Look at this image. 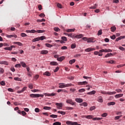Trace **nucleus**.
<instances>
[{"mask_svg":"<svg viewBox=\"0 0 125 125\" xmlns=\"http://www.w3.org/2000/svg\"><path fill=\"white\" fill-rule=\"evenodd\" d=\"M119 49H120V50H122V51H125V48H124L123 46H120Z\"/></svg>","mask_w":125,"mask_h":125,"instance_id":"55","label":"nucleus"},{"mask_svg":"<svg viewBox=\"0 0 125 125\" xmlns=\"http://www.w3.org/2000/svg\"><path fill=\"white\" fill-rule=\"evenodd\" d=\"M71 47L72 49H74V48H76V47H77V45L75 43H73L71 45Z\"/></svg>","mask_w":125,"mask_h":125,"instance_id":"36","label":"nucleus"},{"mask_svg":"<svg viewBox=\"0 0 125 125\" xmlns=\"http://www.w3.org/2000/svg\"><path fill=\"white\" fill-rule=\"evenodd\" d=\"M21 37H22V38H24L25 37H27V35L26 34L24 33H21Z\"/></svg>","mask_w":125,"mask_h":125,"instance_id":"49","label":"nucleus"},{"mask_svg":"<svg viewBox=\"0 0 125 125\" xmlns=\"http://www.w3.org/2000/svg\"><path fill=\"white\" fill-rule=\"evenodd\" d=\"M102 35V30H100L98 32V36H101Z\"/></svg>","mask_w":125,"mask_h":125,"instance_id":"44","label":"nucleus"},{"mask_svg":"<svg viewBox=\"0 0 125 125\" xmlns=\"http://www.w3.org/2000/svg\"><path fill=\"white\" fill-rule=\"evenodd\" d=\"M4 49H5V50H10V51H11V50H12V47H5L4 48Z\"/></svg>","mask_w":125,"mask_h":125,"instance_id":"34","label":"nucleus"},{"mask_svg":"<svg viewBox=\"0 0 125 125\" xmlns=\"http://www.w3.org/2000/svg\"><path fill=\"white\" fill-rule=\"evenodd\" d=\"M53 125H61V123L59 122H55L53 124Z\"/></svg>","mask_w":125,"mask_h":125,"instance_id":"52","label":"nucleus"},{"mask_svg":"<svg viewBox=\"0 0 125 125\" xmlns=\"http://www.w3.org/2000/svg\"><path fill=\"white\" fill-rule=\"evenodd\" d=\"M45 31L44 30H39L36 31V33H44Z\"/></svg>","mask_w":125,"mask_h":125,"instance_id":"41","label":"nucleus"},{"mask_svg":"<svg viewBox=\"0 0 125 125\" xmlns=\"http://www.w3.org/2000/svg\"><path fill=\"white\" fill-rule=\"evenodd\" d=\"M67 48H68V47H67V46H63L61 47V49H62V50L67 49Z\"/></svg>","mask_w":125,"mask_h":125,"instance_id":"64","label":"nucleus"},{"mask_svg":"<svg viewBox=\"0 0 125 125\" xmlns=\"http://www.w3.org/2000/svg\"><path fill=\"white\" fill-rule=\"evenodd\" d=\"M98 101L100 103H102L103 102V99H102V97H99L98 99Z\"/></svg>","mask_w":125,"mask_h":125,"instance_id":"23","label":"nucleus"},{"mask_svg":"<svg viewBox=\"0 0 125 125\" xmlns=\"http://www.w3.org/2000/svg\"><path fill=\"white\" fill-rule=\"evenodd\" d=\"M123 39H125V36H120L116 39V42H119L121 41V40H123Z\"/></svg>","mask_w":125,"mask_h":125,"instance_id":"12","label":"nucleus"},{"mask_svg":"<svg viewBox=\"0 0 125 125\" xmlns=\"http://www.w3.org/2000/svg\"><path fill=\"white\" fill-rule=\"evenodd\" d=\"M50 65H52V66H58V63L56 62H51Z\"/></svg>","mask_w":125,"mask_h":125,"instance_id":"14","label":"nucleus"},{"mask_svg":"<svg viewBox=\"0 0 125 125\" xmlns=\"http://www.w3.org/2000/svg\"><path fill=\"white\" fill-rule=\"evenodd\" d=\"M66 103L67 104H70V105H75V104H76L75 102L73 101V100L70 99H67L66 101Z\"/></svg>","mask_w":125,"mask_h":125,"instance_id":"4","label":"nucleus"},{"mask_svg":"<svg viewBox=\"0 0 125 125\" xmlns=\"http://www.w3.org/2000/svg\"><path fill=\"white\" fill-rule=\"evenodd\" d=\"M43 76H47V77H50L51 76V73L49 71H46L43 73Z\"/></svg>","mask_w":125,"mask_h":125,"instance_id":"8","label":"nucleus"},{"mask_svg":"<svg viewBox=\"0 0 125 125\" xmlns=\"http://www.w3.org/2000/svg\"><path fill=\"white\" fill-rule=\"evenodd\" d=\"M75 101L76 102H78V103H82V102H83V99H82L81 98H76L75 99Z\"/></svg>","mask_w":125,"mask_h":125,"instance_id":"15","label":"nucleus"},{"mask_svg":"<svg viewBox=\"0 0 125 125\" xmlns=\"http://www.w3.org/2000/svg\"><path fill=\"white\" fill-rule=\"evenodd\" d=\"M97 8V4H95L94 6H92L91 7H90V9H96Z\"/></svg>","mask_w":125,"mask_h":125,"instance_id":"25","label":"nucleus"},{"mask_svg":"<svg viewBox=\"0 0 125 125\" xmlns=\"http://www.w3.org/2000/svg\"><path fill=\"white\" fill-rule=\"evenodd\" d=\"M106 63H108L109 64H114V63H115V61H114L113 60H110V61H106Z\"/></svg>","mask_w":125,"mask_h":125,"instance_id":"33","label":"nucleus"},{"mask_svg":"<svg viewBox=\"0 0 125 125\" xmlns=\"http://www.w3.org/2000/svg\"><path fill=\"white\" fill-rule=\"evenodd\" d=\"M40 41H43V40H45V37L44 36H41L39 37Z\"/></svg>","mask_w":125,"mask_h":125,"instance_id":"42","label":"nucleus"},{"mask_svg":"<svg viewBox=\"0 0 125 125\" xmlns=\"http://www.w3.org/2000/svg\"><path fill=\"white\" fill-rule=\"evenodd\" d=\"M85 118H86V119H92L93 116L92 115H86L85 116Z\"/></svg>","mask_w":125,"mask_h":125,"instance_id":"35","label":"nucleus"},{"mask_svg":"<svg viewBox=\"0 0 125 125\" xmlns=\"http://www.w3.org/2000/svg\"><path fill=\"white\" fill-rule=\"evenodd\" d=\"M58 113H59V114H61V115H65V114H66V113L64 111H59Z\"/></svg>","mask_w":125,"mask_h":125,"instance_id":"48","label":"nucleus"},{"mask_svg":"<svg viewBox=\"0 0 125 125\" xmlns=\"http://www.w3.org/2000/svg\"><path fill=\"white\" fill-rule=\"evenodd\" d=\"M50 117L51 118H57L58 116L57 115H54V114H52V115H51L50 116Z\"/></svg>","mask_w":125,"mask_h":125,"instance_id":"51","label":"nucleus"},{"mask_svg":"<svg viewBox=\"0 0 125 125\" xmlns=\"http://www.w3.org/2000/svg\"><path fill=\"white\" fill-rule=\"evenodd\" d=\"M56 105L58 109H62L63 104L62 103H56Z\"/></svg>","mask_w":125,"mask_h":125,"instance_id":"5","label":"nucleus"},{"mask_svg":"<svg viewBox=\"0 0 125 125\" xmlns=\"http://www.w3.org/2000/svg\"><path fill=\"white\" fill-rule=\"evenodd\" d=\"M93 110H95V106H93L90 107V111H93Z\"/></svg>","mask_w":125,"mask_h":125,"instance_id":"57","label":"nucleus"},{"mask_svg":"<svg viewBox=\"0 0 125 125\" xmlns=\"http://www.w3.org/2000/svg\"><path fill=\"white\" fill-rule=\"evenodd\" d=\"M64 59H65V57H64V56H62V57H60V58H58L57 59V60H58V61H59L60 62H62V60H64Z\"/></svg>","mask_w":125,"mask_h":125,"instance_id":"11","label":"nucleus"},{"mask_svg":"<svg viewBox=\"0 0 125 125\" xmlns=\"http://www.w3.org/2000/svg\"><path fill=\"white\" fill-rule=\"evenodd\" d=\"M16 68H21V64L20 63H18L15 65Z\"/></svg>","mask_w":125,"mask_h":125,"instance_id":"45","label":"nucleus"},{"mask_svg":"<svg viewBox=\"0 0 125 125\" xmlns=\"http://www.w3.org/2000/svg\"><path fill=\"white\" fill-rule=\"evenodd\" d=\"M79 92H84V91H85V89L84 88H82V89H80L78 90Z\"/></svg>","mask_w":125,"mask_h":125,"instance_id":"37","label":"nucleus"},{"mask_svg":"<svg viewBox=\"0 0 125 125\" xmlns=\"http://www.w3.org/2000/svg\"><path fill=\"white\" fill-rule=\"evenodd\" d=\"M73 84L72 83L65 84L64 83H60L59 87L60 88H64V87H69V86H72Z\"/></svg>","mask_w":125,"mask_h":125,"instance_id":"1","label":"nucleus"},{"mask_svg":"<svg viewBox=\"0 0 125 125\" xmlns=\"http://www.w3.org/2000/svg\"><path fill=\"white\" fill-rule=\"evenodd\" d=\"M48 53V51L43 50L41 51V54H47Z\"/></svg>","mask_w":125,"mask_h":125,"instance_id":"18","label":"nucleus"},{"mask_svg":"<svg viewBox=\"0 0 125 125\" xmlns=\"http://www.w3.org/2000/svg\"><path fill=\"white\" fill-rule=\"evenodd\" d=\"M14 80L15 81H18V82H21V79L18 78V77H15L14 78Z\"/></svg>","mask_w":125,"mask_h":125,"instance_id":"38","label":"nucleus"},{"mask_svg":"<svg viewBox=\"0 0 125 125\" xmlns=\"http://www.w3.org/2000/svg\"><path fill=\"white\" fill-rule=\"evenodd\" d=\"M94 50H95V48H88L85 49L84 51L86 52H90V51H93Z\"/></svg>","mask_w":125,"mask_h":125,"instance_id":"6","label":"nucleus"},{"mask_svg":"<svg viewBox=\"0 0 125 125\" xmlns=\"http://www.w3.org/2000/svg\"><path fill=\"white\" fill-rule=\"evenodd\" d=\"M0 64L1 65H8V62L4 61H0Z\"/></svg>","mask_w":125,"mask_h":125,"instance_id":"7","label":"nucleus"},{"mask_svg":"<svg viewBox=\"0 0 125 125\" xmlns=\"http://www.w3.org/2000/svg\"><path fill=\"white\" fill-rule=\"evenodd\" d=\"M26 89H27V87H24L20 91H18L17 92L18 93H22V92H24V91H25V90H26Z\"/></svg>","mask_w":125,"mask_h":125,"instance_id":"13","label":"nucleus"},{"mask_svg":"<svg viewBox=\"0 0 125 125\" xmlns=\"http://www.w3.org/2000/svg\"><path fill=\"white\" fill-rule=\"evenodd\" d=\"M101 93H102V94H108V95H113V94H116V93L115 91L106 92L105 91H101Z\"/></svg>","mask_w":125,"mask_h":125,"instance_id":"3","label":"nucleus"},{"mask_svg":"<svg viewBox=\"0 0 125 125\" xmlns=\"http://www.w3.org/2000/svg\"><path fill=\"white\" fill-rule=\"evenodd\" d=\"M111 32H115L116 31V27L115 26H112L111 27Z\"/></svg>","mask_w":125,"mask_h":125,"instance_id":"40","label":"nucleus"},{"mask_svg":"<svg viewBox=\"0 0 125 125\" xmlns=\"http://www.w3.org/2000/svg\"><path fill=\"white\" fill-rule=\"evenodd\" d=\"M75 62H76L75 59L71 60L69 61V64H70V65H72V64H73V63H75Z\"/></svg>","mask_w":125,"mask_h":125,"instance_id":"32","label":"nucleus"},{"mask_svg":"<svg viewBox=\"0 0 125 125\" xmlns=\"http://www.w3.org/2000/svg\"><path fill=\"white\" fill-rule=\"evenodd\" d=\"M93 38H88V40H87V42L88 43H89V42H93Z\"/></svg>","mask_w":125,"mask_h":125,"instance_id":"22","label":"nucleus"},{"mask_svg":"<svg viewBox=\"0 0 125 125\" xmlns=\"http://www.w3.org/2000/svg\"><path fill=\"white\" fill-rule=\"evenodd\" d=\"M75 30H76V29H75V28L67 29L66 32H67V33H71V32H75Z\"/></svg>","mask_w":125,"mask_h":125,"instance_id":"21","label":"nucleus"},{"mask_svg":"<svg viewBox=\"0 0 125 125\" xmlns=\"http://www.w3.org/2000/svg\"><path fill=\"white\" fill-rule=\"evenodd\" d=\"M45 45L46 46H47V47H52V46H53V45L50 44H49V43H46L45 44Z\"/></svg>","mask_w":125,"mask_h":125,"instance_id":"46","label":"nucleus"},{"mask_svg":"<svg viewBox=\"0 0 125 125\" xmlns=\"http://www.w3.org/2000/svg\"><path fill=\"white\" fill-rule=\"evenodd\" d=\"M96 93V92L95 91L93 90L91 92H88L87 94H88V95H92V94H95Z\"/></svg>","mask_w":125,"mask_h":125,"instance_id":"20","label":"nucleus"},{"mask_svg":"<svg viewBox=\"0 0 125 125\" xmlns=\"http://www.w3.org/2000/svg\"><path fill=\"white\" fill-rule=\"evenodd\" d=\"M44 110H50V109H51V108L50 107H48V106H44L43 107Z\"/></svg>","mask_w":125,"mask_h":125,"instance_id":"50","label":"nucleus"},{"mask_svg":"<svg viewBox=\"0 0 125 125\" xmlns=\"http://www.w3.org/2000/svg\"><path fill=\"white\" fill-rule=\"evenodd\" d=\"M26 114H27V113L24 111H21V115H22V116H23V117H25V116H26Z\"/></svg>","mask_w":125,"mask_h":125,"instance_id":"39","label":"nucleus"},{"mask_svg":"<svg viewBox=\"0 0 125 125\" xmlns=\"http://www.w3.org/2000/svg\"><path fill=\"white\" fill-rule=\"evenodd\" d=\"M99 52H100L101 53L102 52H107V49H103L102 50H100Z\"/></svg>","mask_w":125,"mask_h":125,"instance_id":"29","label":"nucleus"},{"mask_svg":"<svg viewBox=\"0 0 125 125\" xmlns=\"http://www.w3.org/2000/svg\"><path fill=\"white\" fill-rule=\"evenodd\" d=\"M110 39H111V40H115V39H116V35H113L112 36H110Z\"/></svg>","mask_w":125,"mask_h":125,"instance_id":"58","label":"nucleus"},{"mask_svg":"<svg viewBox=\"0 0 125 125\" xmlns=\"http://www.w3.org/2000/svg\"><path fill=\"white\" fill-rule=\"evenodd\" d=\"M45 96H55L56 95V93H45Z\"/></svg>","mask_w":125,"mask_h":125,"instance_id":"10","label":"nucleus"},{"mask_svg":"<svg viewBox=\"0 0 125 125\" xmlns=\"http://www.w3.org/2000/svg\"><path fill=\"white\" fill-rule=\"evenodd\" d=\"M62 41H64V42H67V38H66L65 37H62Z\"/></svg>","mask_w":125,"mask_h":125,"instance_id":"54","label":"nucleus"},{"mask_svg":"<svg viewBox=\"0 0 125 125\" xmlns=\"http://www.w3.org/2000/svg\"><path fill=\"white\" fill-rule=\"evenodd\" d=\"M38 8L39 10H42V5L40 4L38 5Z\"/></svg>","mask_w":125,"mask_h":125,"instance_id":"62","label":"nucleus"},{"mask_svg":"<svg viewBox=\"0 0 125 125\" xmlns=\"http://www.w3.org/2000/svg\"><path fill=\"white\" fill-rule=\"evenodd\" d=\"M15 44H17L18 45H19L20 46H22L23 45V44L20 42H14Z\"/></svg>","mask_w":125,"mask_h":125,"instance_id":"30","label":"nucleus"},{"mask_svg":"<svg viewBox=\"0 0 125 125\" xmlns=\"http://www.w3.org/2000/svg\"><path fill=\"white\" fill-rule=\"evenodd\" d=\"M78 85H83L84 84H87V82H86V81H84L83 82H78Z\"/></svg>","mask_w":125,"mask_h":125,"instance_id":"9","label":"nucleus"},{"mask_svg":"<svg viewBox=\"0 0 125 125\" xmlns=\"http://www.w3.org/2000/svg\"><path fill=\"white\" fill-rule=\"evenodd\" d=\"M7 38H17V35H7Z\"/></svg>","mask_w":125,"mask_h":125,"instance_id":"16","label":"nucleus"},{"mask_svg":"<svg viewBox=\"0 0 125 125\" xmlns=\"http://www.w3.org/2000/svg\"><path fill=\"white\" fill-rule=\"evenodd\" d=\"M110 56H113V54L112 53H108L105 56V58H107L108 57H110Z\"/></svg>","mask_w":125,"mask_h":125,"instance_id":"28","label":"nucleus"},{"mask_svg":"<svg viewBox=\"0 0 125 125\" xmlns=\"http://www.w3.org/2000/svg\"><path fill=\"white\" fill-rule=\"evenodd\" d=\"M115 104H116V103L114 102H111L110 103H107V105L108 106H111V105H115Z\"/></svg>","mask_w":125,"mask_h":125,"instance_id":"27","label":"nucleus"},{"mask_svg":"<svg viewBox=\"0 0 125 125\" xmlns=\"http://www.w3.org/2000/svg\"><path fill=\"white\" fill-rule=\"evenodd\" d=\"M83 37V34L77 35L75 36L76 39H82Z\"/></svg>","mask_w":125,"mask_h":125,"instance_id":"19","label":"nucleus"},{"mask_svg":"<svg viewBox=\"0 0 125 125\" xmlns=\"http://www.w3.org/2000/svg\"><path fill=\"white\" fill-rule=\"evenodd\" d=\"M21 65L22 67H23V68H26V67H27V64H26V63L23 62H21Z\"/></svg>","mask_w":125,"mask_h":125,"instance_id":"24","label":"nucleus"},{"mask_svg":"<svg viewBox=\"0 0 125 125\" xmlns=\"http://www.w3.org/2000/svg\"><path fill=\"white\" fill-rule=\"evenodd\" d=\"M35 111L36 112V113H39V112H40V109L39 108H36L35 109Z\"/></svg>","mask_w":125,"mask_h":125,"instance_id":"61","label":"nucleus"},{"mask_svg":"<svg viewBox=\"0 0 125 125\" xmlns=\"http://www.w3.org/2000/svg\"><path fill=\"white\" fill-rule=\"evenodd\" d=\"M69 90H70V91H71V92H75V91H76V89L70 88Z\"/></svg>","mask_w":125,"mask_h":125,"instance_id":"60","label":"nucleus"},{"mask_svg":"<svg viewBox=\"0 0 125 125\" xmlns=\"http://www.w3.org/2000/svg\"><path fill=\"white\" fill-rule=\"evenodd\" d=\"M30 97L32 98H38L39 97H43V95H40L39 94H31L30 95Z\"/></svg>","mask_w":125,"mask_h":125,"instance_id":"2","label":"nucleus"},{"mask_svg":"<svg viewBox=\"0 0 125 125\" xmlns=\"http://www.w3.org/2000/svg\"><path fill=\"white\" fill-rule=\"evenodd\" d=\"M124 96L123 94H119L115 96V98H120V97H123Z\"/></svg>","mask_w":125,"mask_h":125,"instance_id":"17","label":"nucleus"},{"mask_svg":"<svg viewBox=\"0 0 125 125\" xmlns=\"http://www.w3.org/2000/svg\"><path fill=\"white\" fill-rule=\"evenodd\" d=\"M54 30L55 32H59V31H60V29L58 27H54Z\"/></svg>","mask_w":125,"mask_h":125,"instance_id":"43","label":"nucleus"},{"mask_svg":"<svg viewBox=\"0 0 125 125\" xmlns=\"http://www.w3.org/2000/svg\"><path fill=\"white\" fill-rule=\"evenodd\" d=\"M57 5L59 7V8H62V5H61V4L58 3L57 4Z\"/></svg>","mask_w":125,"mask_h":125,"instance_id":"56","label":"nucleus"},{"mask_svg":"<svg viewBox=\"0 0 125 125\" xmlns=\"http://www.w3.org/2000/svg\"><path fill=\"white\" fill-rule=\"evenodd\" d=\"M121 117H123V115L115 117V120H119V119H120V118H121Z\"/></svg>","mask_w":125,"mask_h":125,"instance_id":"59","label":"nucleus"},{"mask_svg":"<svg viewBox=\"0 0 125 125\" xmlns=\"http://www.w3.org/2000/svg\"><path fill=\"white\" fill-rule=\"evenodd\" d=\"M80 106H84V107H87V103L84 102L82 104H80Z\"/></svg>","mask_w":125,"mask_h":125,"instance_id":"31","label":"nucleus"},{"mask_svg":"<svg viewBox=\"0 0 125 125\" xmlns=\"http://www.w3.org/2000/svg\"><path fill=\"white\" fill-rule=\"evenodd\" d=\"M28 87L29 88H30V89H33V84L30 83L28 85Z\"/></svg>","mask_w":125,"mask_h":125,"instance_id":"53","label":"nucleus"},{"mask_svg":"<svg viewBox=\"0 0 125 125\" xmlns=\"http://www.w3.org/2000/svg\"><path fill=\"white\" fill-rule=\"evenodd\" d=\"M1 85H5V82L4 81H1L0 82Z\"/></svg>","mask_w":125,"mask_h":125,"instance_id":"63","label":"nucleus"},{"mask_svg":"<svg viewBox=\"0 0 125 125\" xmlns=\"http://www.w3.org/2000/svg\"><path fill=\"white\" fill-rule=\"evenodd\" d=\"M107 113H104L102 114V117H103V118H105V117H107Z\"/></svg>","mask_w":125,"mask_h":125,"instance_id":"47","label":"nucleus"},{"mask_svg":"<svg viewBox=\"0 0 125 125\" xmlns=\"http://www.w3.org/2000/svg\"><path fill=\"white\" fill-rule=\"evenodd\" d=\"M39 41H40V37H38V38L34 39L32 40V42H39Z\"/></svg>","mask_w":125,"mask_h":125,"instance_id":"26","label":"nucleus"}]
</instances>
